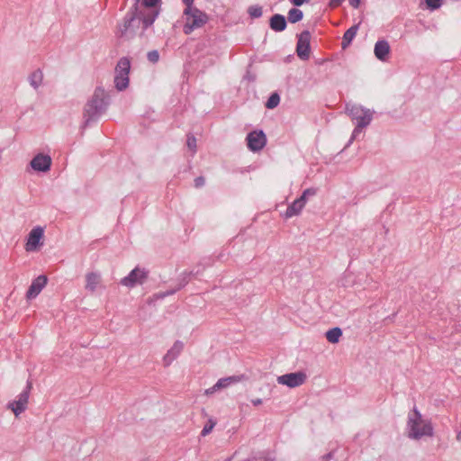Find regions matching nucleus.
Here are the masks:
<instances>
[{"label": "nucleus", "mask_w": 461, "mask_h": 461, "mask_svg": "<svg viewBox=\"0 0 461 461\" xmlns=\"http://www.w3.org/2000/svg\"><path fill=\"white\" fill-rule=\"evenodd\" d=\"M248 148L251 151H259L261 150L267 143V137L262 131H254L248 134L247 136Z\"/></svg>", "instance_id": "13"}, {"label": "nucleus", "mask_w": 461, "mask_h": 461, "mask_svg": "<svg viewBox=\"0 0 461 461\" xmlns=\"http://www.w3.org/2000/svg\"><path fill=\"white\" fill-rule=\"evenodd\" d=\"M279 102H280L279 95L277 93H274L268 98V100H267V102L266 104V106L268 109H274V108H276L278 105Z\"/></svg>", "instance_id": "25"}, {"label": "nucleus", "mask_w": 461, "mask_h": 461, "mask_svg": "<svg viewBox=\"0 0 461 461\" xmlns=\"http://www.w3.org/2000/svg\"><path fill=\"white\" fill-rule=\"evenodd\" d=\"M456 440L461 442V430L456 435Z\"/></svg>", "instance_id": "40"}, {"label": "nucleus", "mask_w": 461, "mask_h": 461, "mask_svg": "<svg viewBox=\"0 0 461 461\" xmlns=\"http://www.w3.org/2000/svg\"><path fill=\"white\" fill-rule=\"evenodd\" d=\"M205 183V179L203 176H198L194 179V186L196 188L202 187Z\"/></svg>", "instance_id": "33"}, {"label": "nucleus", "mask_w": 461, "mask_h": 461, "mask_svg": "<svg viewBox=\"0 0 461 461\" xmlns=\"http://www.w3.org/2000/svg\"><path fill=\"white\" fill-rule=\"evenodd\" d=\"M52 159L47 154L39 153L30 162L32 168L38 172H48L50 169Z\"/></svg>", "instance_id": "14"}, {"label": "nucleus", "mask_w": 461, "mask_h": 461, "mask_svg": "<svg viewBox=\"0 0 461 461\" xmlns=\"http://www.w3.org/2000/svg\"><path fill=\"white\" fill-rule=\"evenodd\" d=\"M346 113L356 122V128L352 132L349 144L357 137L363 128L368 126L373 119V111L358 104H347Z\"/></svg>", "instance_id": "3"}, {"label": "nucleus", "mask_w": 461, "mask_h": 461, "mask_svg": "<svg viewBox=\"0 0 461 461\" xmlns=\"http://www.w3.org/2000/svg\"><path fill=\"white\" fill-rule=\"evenodd\" d=\"M428 8L431 10L438 9L441 6L443 0H425Z\"/></svg>", "instance_id": "30"}, {"label": "nucleus", "mask_w": 461, "mask_h": 461, "mask_svg": "<svg viewBox=\"0 0 461 461\" xmlns=\"http://www.w3.org/2000/svg\"><path fill=\"white\" fill-rule=\"evenodd\" d=\"M107 95L101 87H96L93 96L86 103L84 109V117L86 123L94 120L98 114L105 110L107 102L105 101Z\"/></svg>", "instance_id": "4"}, {"label": "nucleus", "mask_w": 461, "mask_h": 461, "mask_svg": "<svg viewBox=\"0 0 461 461\" xmlns=\"http://www.w3.org/2000/svg\"><path fill=\"white\" fill-rule=\"evenodd\" d=\"M43 77V72L41 69H36L29 75L28 81L31 86L37 90L42 85Z\"/></svg>", "instance_id": "21"}, {"label": "nucleus", "mask_w": 461, "mask_h": 461, "mask_svg": "<svg viewBox=\"0 0 461 461\" xmlns=\"http://www.w3.org/2000/svg\"><path fill=\"white\" fill-rule=\"evenodd\" d=\"M32 386V382L29 381L26 389L19 394L18 400L7 404V409L11 410L15 417H19L27 409Z\"/></svg>", "instance_id": "7"}, {"label": "nucleus", "mask_w": 461, "mask_h": 461, "mask_svg": "<svg viewBox=\"0 0 461 461\" xmlns=\"http://www.w3.org/2000/svg\"><path fill=\"white\" fill-rule=\"evenodd\" d=\"M215 424H216V422L212 419H210L201 432L202 436L208 435L212 430Z\"/></svg>", "instance_id": "29"}, {"label": "nucleus", "mask_w": 461, "mask_h": 461, "mask_svg": "<svg viewBox=\"0 0 461 461\" xmlns=\"http://www.w3.org/2000/svg\"><path fill=\"white\" fill-rule=\"evenodd\" d=\"M186 145L192 153L194 154L196 151V139L194 135H187Z\"/></svg>", "instance_id": "27"}, {"label": "nucleus", "mask_w": 461, "mask_h": 461, "mask_svg": "<svg viewBox=\"0 0 461 461\" xmlns=\"http://www.w3.org/2000/svg\"><path fill=\"white\" fill-rule=\"evenodd\" d=\"M407 434L412 439H420L433 435L431 422L424 419L416 408L408 415Z\"/></svg>", "instance_id": "2"}, {"label": "nucleus", "mask_w": 461, "mask_h": 461, "mask_svg": "<svg viewBox=\"0 0 461 461\" xmlns=\"http://www.w3.org/2000/svg\"><path fill=\"white\" fill-rule=\"evenodd\" d=\"M375 56L381 61H386L390 53V45L387 41L380 40L376 41L374 49Z\"/></svg>", "instance_id": "18"}, {"label": "nucleus", "mask_w": 461, "mask_h": 461, "mask_svg": "<svg viewBox=\"0 0 461 461\" xmlns=\"http://www.w3.org/2000/svg\"><path fill=\"white\" fill-rule=\"evenodd\" d=\"M325 336L329 342L335 344L339 341V339L342 336V330L340 328L335 327V328L329 330L326 332Z\"/></svg>", "instance_id": "22"}, {"label": "nucleus", "mask_w": 461, "mask_h": 461, "mask_svg": "<svg viewBox=\"0 0 461 461\" xmlns=\"http://www.w3.org/2000/svg\"><path fill=\"white\" fill-rule=\"evenodd\" d=\"M240 381V378L236 375L221 378L216 383V387L218 388V390L224 389L229 387L232 384L239 383Z\"/></svg>", "instance_id": "23"}, {"label": "nucleus", "mask_w": 461, "mask_h": 461, "mask_svg": "<svg viewBox=\"0 0 461 461\" xmlns=\"http://www.w3.org/2000/svg\"><path fill=\"white\" fill-rule=\"evenodd\" d=\"M315 193V190L312 188H308L304 190L303 194L298 199L294 201L291 205L288 206L285 213V218H291L293 216L298 215L305 206L307 197L309 195H314Z\"/></svg>", "instance_id": "9"}, {"label": "nucleus", "mask_w": 461, "mask_h": 461, "mask_svg": "<svg viewBox=\"0 0 461 461\" xmlns=\"http://www.w3.org/2000/svg\"><path fill=\"white\" fill-rule=\"evenodd\" d=\"M159 0H143L142 4L140 5V9H147V10H157L155 7Z\"/></svg>", "instance_id": "26"}, {"label": "nucleus", "mask_w": 461, "mask_h": 461, "mask_svg": "<svg viewBox=\"0 0 461 461\" xmlns=\"http://www.w3.org/2000/svg\"><path fill=\"white\" fill-rule=\"evenodd\" d=\"M139 3L140 0H135L134 6L117 25L115 34L122 41L144 39L146 31L153 24L159 14L158 10L140 9Z\"/></svg>", "instance_id": "1"}, {"label": "nucleus", "mask_w": 461, "mask_h": 461, "mask_svg": "<svg viewBox=\"0 0 461 461\" xmlns=\"http://www.w3.org/2000/svg\"><path fill=\"white\" fill-rule=\"evenodd\" d=\"M349 4L354 7L357 8L360 5V0H349Z\"/></svg>", "instance_id": "36"}, {"label": "nucleus", "mask_w": 461, "mask_h": 461, "mask_svg": "<svg viewBox=\"0 0 461 461\" xmlns=\"http://www.w3.org/2000/svg\"><path fill=\"white\" fill-rule=\"evenodd\" d=\"M47 277L42 275L35 278L26 293V298L29 300L35 298L45 287V285H47Z\"/></svg>", "instance_id": "16"}, {"label": "nucleus", "mask_w": 461, "mask_h": 461, "mask_svg": "<svg viewBox=\"0 0 461 461\" xmlns=\"http://www.w3.org/2000/svg\"><path fill=\"white\" fill-rule=\"evenodd\" d=\"M44 229L41 226L34 227L28 234L25 243L27 252L37 251L43 245Z\"/></svg>", "instance_id": "8"}, {"label": "nucleus", "mask_w": 461, "mask_h": 461, "mask_svg": "<svg viewBox=\"0 0 461 461\" xmlns=\"http://www.w3.org/2000/svg\"><path fill=\"white\" fill-rule=\"evenodd\" d=\"M306 375L303 372L289 373L277 377L280 384L286 385L290 388L297 387L304 384Z\"/></svg>", "instance_id": "11"}, {"label": "nucleus", "mask_w": 461, "mask_h": 461, "mask_svg": "<svg viewBox=\"0 0 461 461\" xmlns=\"http://www.w3.org/2000/svg\"><path fill=\"white\" fill-rule=\"evenodd\" d=\"M310 41L311 33L308 31H303L298 37L296 52L300 59L306 60L310 57Z\"/></svg>", "instance_id": "12"}, {"label": "nucleus", "mask_w": 461, "mask_h": 461, "mask_svg": "<svg viewBox=\"0 0 461 461\" xmlns=\"http://www.w3.org/2000/svg\"><path fill=\"white\" fill-rule=\"evenodd\" d=\"M148 278V271L144 268L136 267L121 280L123 286L131 288L137 285H142Z\"/></svg>", "instance_id": "10"}, {"label": "nucleus", "mask_w": 461, "mask_h": 461, "mask_svg": "<svg viewBox=\"0 0 461 461\" xmlns=\"http://www.w3.org/2000/svg\"><path fill=\"white\" fill-rule=\"evenodd\" d=\"M148 60L151 63H157L159 59V54L158 50L149 51L147 54Z\"/></svg>", "instance_id": "31"}, {"label": "nucleus", "mask_w": 461, "mask_h": 461, "mask_svg": "<svg viewBox=\"0 0 461 461\" xmlns=\"http://www.w3.org/2000/svg\"><path fill=\"white\" fill-rule=\"evenodd\" d=\"M344 0H331L330 1V5L331 6H338Z\"/></svg>", "instance_id": "37"}, {"label": "nucleus", "mask_w": 461, "mask_h": 461, "mask_svg": "<svg viewBox=\"0 0 461 461\" xmlns=\"http://www.w3.org/2000/svg\"><path fill=\"white\" fill-rule=\"evenodd\" d=\"M309 1L310 0H290L291 4H293L295 6H300Z\"/></svg>", "instance_id": "34"}, {"label": "nucleus", "mask_w": 461, "mask_h": 461, "mask_svg": "<svg viewBox=\"0 0 461 461\" xmlns=\"http://www.w3.org/2000/svg\"><path fill=\"white\" fill-rule=\"evenodd\" d=\"M130 60L127 58H122L115 68L114 84L119 90H124L129 85Z\"/></svg>", "instance_id": "6"}, {"label": "nucleus", "mask_w": 461, "mask_h": 461, "mask_svg": "<svg viewBox=\"0 0 461 461\" xmlns=\"http://www.w3.org/2000/svg\"><path fill=\"white\" fill-rule=\"evenodd\" d=\"M216 391H218V388L216 387V384H215L213 386H212V387H210V388L206 389V390H205V392H204V393H205V394H207V395H209V394H212V393H215Z\"/></svg>", "instance_id": "35"}, {"label": "nucleus", "mask_w": 461, "mask_h": 461, "mask_svg": "<svg viewBox=\"0 0 461 461\" xmlns=\"http://www.w3.org/2000/svg\"><path fill=\"white\" fill-rule=\"evenodd\" d=\"M249 14L252 18H258L262 15V8L258 5H252L249 8Z\"/></svg>", "instance_id": "28"}, {"label": "nucleus", "mask_w": 461, "mask_h": 461, "mask_svg": "<svg viewBox=\"0 0 461 461\" xmlns=\"http://www.w3.org/2000/svg\"><path fill=\"white\" fill-rule=\"evenodd\" d=\"M303 17V14L300 9L297 8H292L288 12V21L292 23H295L299 21H301Z\"/></svg>", "instance_id": "24"}, {"label": "nucleus", "mask_w": 461, "mask_h": 461, "mask_svg": "<svg viewBox=\"0 0 461 461\" xmlns=\"http://www.w3.org/2000/svg\"><path fill=\"white\" fill-rule=\"evenodd\" d=\"M183 286L184 285H179L176 289L167 291V293H160V294H157V297L158 298H164V297H166L167 295H171V294H175L176 291L181 289Z\"/></svg>", "instance_id": "32"}, {"label": "nucleus", "mask_w": 461, "mask_h": 461, "mask_svg": "<svg viewBox=\"0 0 461 461\" xmlns=\"http://www.w3.org/2000/svg\"><path fill=\"white\" fill-rule=\"evenodd\" d=\"M359 25L356 24L351 26L348 30L346 31V32L343 35L341 47L343 50L347 49L350 43L352 42L353 39L355 38L356 34L357 33Z\"/></svg>", "instance_id": "20"}, {"label": "nucleus", "mask_w": 461, "mask_h": 461, "mask_svg": "<svg viewBox=\"0 0 461 461\" xmlns=\"http://www.w3.org/2000/svg\"><path fill=\"white\" fill-rule=\"evenodd\" d=\"M269 25L275 32H283L286 28V20L284 15L276 14L270 18Z\"/></svg>", "instance_id": "19"}, {"label": "nucleus", "mask_w": 461, "mask_h": 461, "mask_svg": "<svg viewBox=\"0 0 461 461\" xmlns=\"http://www.w3.org/2000/svg\"><path fill=\"white\" fill-rule=\"evenodd\" d=\"M185 5H192L194 0H183Z\"/></svg>", "instance_id": "39"}, {"label": "nucleus", "mask_w": 461, "mask_h": 461, "mask_svg": "<svg viewBox=\"0 0 461 461\" xmlns=\"http://www.w3.org/2000/svg\"><path fill=\"white\" fill-rule=\"evenodd\" d=\"M252 403L255 406L260 405L262 403V400L260 398L252 400Z\"/></svg>", "instance_id": "38"}, {"label": "nucleus", "mask_w": 461, "mask_h": 461, "mask_svg": "<svg viewBox=\"0 0 461 461\" xmlns=\"http://www.w3.org/2000/svg\"><path fill=\"white\" fill-rule=\"evenodd\" d=\"M85 289L94 294L98 288L103 286L102 275L99 272H87L85 276Z\"/></svg>", "instance_id": "15"}, {"label": "nucleus", "mask_w": 461, "mask_h": 461, "mask_svg": "<svg viewBox=\"0 0 461 461\" xmlns=\"http://www.w3.org/2000/svg\"><path fill=\"white\" fill-rule=\"evenodd\" d=\"M184 348V343L176 340L173 346L167 350L163 357V364L165 366H169L172 362L178 357Z\"/></svg>", "instance_id": "17"}, {"label": "nucleus", "mask_w": 461, "mask_h": 461, "mask_svg": "<svg viewBox=\"0 0 461 461\" xmlns=\"http://www.w3.org/2000/svg\"><path fill=\"white\" fill-rule=\"evenodd\" d=\"M184 15L185 16V23L183 28L185 34H190L194 30L203 27L208 21V16L205 13L200 11L192 5H185Z\"/></svg>", "instance_id": "5"}]
</instances>
